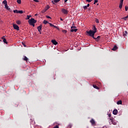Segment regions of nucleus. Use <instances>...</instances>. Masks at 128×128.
I'll use <instances>...</instances> for the list:
<instances>
[{
    "label": "nucleus",
    "mask_w": 128,
    "mask_h": 128,
    "mask_svg": "<svg viewBox=\"0 0 128 128\" xmlns=\"http://www.w3.org/2000/svg\"><path fill=\"white\" fill-rule=\"evenodd\" d=\"M22 44L23 46H24V48H26V44H24V42H22Z\"/></svg>",
    "instance_id": "79ce46f5"
},
{
    "label": "nucleus",
    "mask_w": 128,
    "mask_h": 128,
    "mask_svg": "<svg viewBox=\"0 0 128 128\" xmlns=\"http://www.w3.org/2000/svg\"><path fill=\"white\" fill-rule=\"evenodd\" d=\"M83 8L84 10H86V8H88V7L86 6H83Z\"/></svg>",
    "instance_id": "f704fd0d"
},
{
    "label": "nucleus",
    "mask_w": 128,
    "mask_h": 128,
    "mask_svg": "<svg viewBox=\"0 0 128 128\" xmlns=\"http://www.w3.org/2000/svg\"><path fill=\"white\" fill-rule=\"evenodd\" d=\"M60 0H54V1H52V4H54V2L56 4V2H60Z\"/></svg>",
    "instance_id": "6ab92c4d"
},
{
    "label": "nucleus",
    "mask_w": 128,
    "mask_h": 128,
    "mask_svg": "<svg viewBox=\"0 0 128 128\" xmlns=\"http://www.w3.org/2000/svg\"><path fill=\"white\" fill-rule=\"evenodd\" d=\"M93 38L95 40L96 42H98V40H100V36H98L97 38L94 37Z\"/></svg>",
    "instance_id": "9b49d317"
},
{
    "label": "nucleus",
    "mask_w": 128,
    "mask_h": 128,
    "mask_svg": "<svg viewBox=\"0 0 128 128\" xmlns=\"http://www.w3.org/2000/svg\"><path fill=\"white\" fill-rule=\"evenodd\" d=\"M118 110L115 109L113 110V114H118Z\"/></svg>",
    "instance_id": "4468645a"
},
{
    "label": "nucleus",
    "mask_w": 128,
    "mask_h": 128,
    "mask_svg": "<svg viewBox=\"0 0 128 128\" xmlns=\"http://www.w3.org/2000/svg\"><path fill=\"white\" fill-rule=\"evenodd\" d=\"M52 42L53 44H54L55 46H56L58 44V42L54 40H52Z\"/></svg>",
    "instance_id": "1a4fd4ad"
},
{
    "label": "nucleus",
    "mask_w": 128,
    "mask_h": 128,
    "mask_svg": "<svg viewBox=\"0 0 128 128\" xmlns=\"http://www.w3.org/2000/svg\"><path fill=\"white\" fill-rule=\"evenodd\" d=\"M46 18H50V16H46Z\"/></svg>",
    "instance_id": "58836bf2"
},
{
    "label": "nucleus",
    "mask_w": 128,
    "mask_h": 128,
    "mask_svg": "<svg viewBox=\"0 0 128 128\" xmlns=\"http://www.w3.org/2000/svg\"><path fill=\"white\" fill-rule=\"evenodd\" d=\"M62 12L64 14H68V11L64 8L62 9Z\"/></svg>",
    "instance_id": "423d86ee"
},
{
    "label": "nucleus",
    "mask_w": 128,
    "mask_h": 128,
    "mask_svg": "<svg viewBox=\"0 0 128 128\" xmlns=\"http://www.w3.org/2000/svg\"><path fill=\"white\" fill-rule=\"evenodd\" d=\"M86 34L87 36H91L92 38H94V34L95 32L92 30H90L89 31H86Z\"/></svg>",
    "instance_id": "f257e3e1"
},
{
    "label": "nucleus",
    "mask_w": 128,
    "mask_h": 128,
    "mask_svg": "<svg viewBox=\"0 0 128 128\" xmlns=\"http://www.w3.org/2000/svg\"><path fill=\"white\" fill-rule=\"evenodd\" d=\"M30 26H34V24H30Z\"/></svg>",
    "instance_id": "a18cd8bd"
},
{
    "label": "nucleus",
    "mask_w": 128,
    "mask_h": 128,
    "mask_svg": "<svg viewBox=\"0 0 128 128\" xmlns=\"http://www.w3.org/2000/svg\"><path fill=\"white\" fill-rule=\"evenodd\" d=\"M16 24H20L22 22H20V20H18L16 22Z\"/></svg>",
    "instance_id": "b1692460"
},
{
    "label": "nucleus",
    "mask_w": 128,
    "mask_h": 128,
    "mask_svg": "<svg viewBox=\"0 0 128 128\" xmlns=\"http://www.w3.org/2000/svg\"><path fill=\"white\" fill-rule=\"evenodd\" d=\"M42 25L38 26V32H40V30H42Z\"/></svg>",
    "instance_id": "2eb2a0df"
},
{
    "label": "nucleus",
    "mask_w": 128,
    "mask_h": 128,
    "mask_svg": "<svg viewBox=\"0 0 128 128\" xmlns=\"http://www.w3.org/2000/svg\"><path fill=\"white\" fill-rule=\"evenodd\" d=\"M46 12V11L45 10V9H44V10H42V14H44Z\"/></svg>",
    "instance_id": "e433bc0d"
},
{
    "label": "nucleus",
    "mask_w": 128,
    "mask_h": 128,
    "mask_svg": "<svg viewBox=\"0 0 128 128\" xmlns=\"http://www.w3.org/2000/svg\"><path fill=\"white\" fill-rule=\"evenodd\" d=\"M72 124H68V128H72Z\"/></svg>",
    "instance_id": "2f4dec72"
},
{
    "label": "nucleus",
    "mask_w": 128,
    "mask_h": 128,
    "mask_svg": "<svg viewBox=\"0 0 128 128\" xmlns=\"http://www.w3.org/2000/svg\"><path fill=\"white\" fill-rule=\"evenodd\" d=\"M93 87L94 88H96V90H100V88L96 85H93Z\"/></svg>",
    "instance_id": "4be33fe9"
},
{
    "label": "nucleus",
    "mask_w": 128,
    "mask_h": 128,
    "mask_svg": "<svg viewBox=\"0 0 128 128\" xmlns=\"http://www.w3.org/2000/svg\"><path fill=\"white\" fill-rule=\"evenodd\" d=\"M13 28L14 30H20V27L16 24H13Z\"/></svg>",
    "instance_id": "39448f33"
},
{
    "label": "nucleus",
    "mask_w": 128,
    "mask_h": 128,
    "mask_svg": "<svg viewBox=\"0 0 128 128\" xmlns=\"http://www.w3.org/2000/svg\"><path fill=\"white\" fill-rule=\"evenodd\" d=\"M17 2L19 4H22V0H17Z\"/></svg>",
    "instance_id": "bb28decb"
},
{
    "label": "nucleus",
    "mask_w": 128,
    "mask_h": 128,
    "mask_svg": "<svg viewBox=\"0 0 128 128\" xmlns=\"http://www.w3.org/2000/svg\"><path fill=\"white\" fill-rule=\"evenodd\" d=\"M43 22H44V24H50V23L48 22L47 20H44Z\"/></svg>",
    "instance_id": "a878e982"
},
{
    "label": "nucleus",
    "mask_w": 128,
    "mask_h": 128,
    "mask_svg": "<svg viewBox=\"0 0 128 128\" xmlns=\"http://www.w3.org/2000/svg\"><path fill=\"white\" fill-rule=\"evenodd\" d=\"M32 18V16H27V18H26V20H30V18Z\"/></svg>",
    "instance_id": "c85d7f7f"
},
{
    "label": "nucleus",
    "mask_w": 128,
    "mask_h": 128,
    "mask_svg": "<svg viewBox=\"0 0 128 128\" xmlns=\"http://www.w3.org/2000/svg\"><path fill=\"white\" fill-rule=\"evenodd\" d=\"M50 6L47 5V6L46 7H45L44 10H46H46H48L50 9Z\"/></svg>",
    "instance_id": "aec40b11"
},
{
    "label": "nucleus",
    "mask_w": 128,
    "mask_h": 128,
    "mask_svg": "<svg viewBox=\"0 0 128 128\" xmlns=\"http://www.w3.org/2000/svg\"><path fill=\"white\" fill-rule=\"evenodd\" d=\"M128 36V31L126 30L124 32H123V36H124V38H126V36Z\"/></svg>",
    "instance_id": "9d476101"
},
{
    "label": "nucleus",
    "mask_w": 128,
    "mask_h": 128,
    "mask_svg": "<svg viewBox=\"0 0 128 128\" xmlns=\"http://www.w3.org/2000/svg\"><path fill=\"white\" fill-rule=\"evenodd\" d=\"M2 39L3 40V42H4V44H8V42H6V38H4V36H2Z\"/></svg>",
    "instance_id": "ddd939ff"
},
{
    "label": "nucleus",
    "mask_w": 128,
    "mask_h": 128,
    "mask_svg": "<svg viewBox=\"0 0 128 128\" xmlns=\"http://www.w3.org/2000/svg\"><path fill=\"white\" fill-rule=\"evenodd\" d=\"M90 122H91L92 126H94L96 124V121H94V120L92 119L90 120Z\"/></svg>",
    "instance_id": "6e6552de"
},
{
    "label": "nucleus",
    "mask_w": 128,
    "mask_h": 128,
    "mask_svg": "<svg viewBox=\"0 0 128 128\" xmlns=\"http://www.w3.org/2000/svg\"><path fill=\"white\" fill-rule=\"evenodd\" d=\"M108 116L109 118H110L112 116V114H108Z\"/></svg>",
    "instance_id": "37998d69"
},
{
    "label": "nucleus",
    "mask_w": 128,
    "mask_h": 128,
    "mask_svg": "<svg viewBox=\"0 0 128 128\" xmlns=\"http://www.w3.org/2000/svg\"><path fill=\"white\" fill-rule=\"evenodd\" d=\"M66 2H68V0H64V2H65V3Z\"/></svg>",
    "instance_id": "49530a36"
},
{
    "label": "nucleus",
    "mask_w": 128,
    "mask_h": 128,
    "mask_svg": "<svg viewBox=\"0 0 128 128\" xmlns=\"http://www.w3.org/2000/svg\"><path fill=\"white\" fill-rule=\"evenodd\" d=\"M128 6H125V10L126 12H128Z\"/></svg>",
    "instance_id": "c9c22d12"
},
{
    "label": "nucleus",
    "mask_w": 128,
    "mask_h": 128,
    "mask_svg": "<svg viewBox=\"0 0 128 128\" xmlns=\"http://www.w3.org/2000/svg\"><path fill=\"white\" fill-rule=\"evenodd\" d=\"M62 32H64V34H66V30H62Z\"/></svg>",
    "instance_id": "4c0bfd02"
},
{
    "label": "nucleus",
    "mask_w": 128,
    "mask_h": 128,
    "mask_svg": "<svg viewBox=\"0 0 128 128\" xmlns=\"http://www.w3.org/2000/svg\"><path fill=\"white\" fill-rule=\"evenodd\" d=\"M98 2V0H94V4H96V2Z\"/></svg>",
    "instance_id": "72a5a7b5"
},
{
    "label": "nucleus",
    "mask_w": 128,
    "mask_h": 128,
    "mask_svg": "<svg viewBox=\"0 0 128 128\" xmlns=\"http://www.w3.org/2000/svg\"><path fill=\"white\" fill-rule=\"evenodd\" d=\"M34 0V2H38V0Z\"/></svg>",
    "instance_id": "a19ab883"
},
{
    "label": "nucleus",
    "mask_w": 128,
    "mask_h": 128,
    "mask_svg": "<svg viewBox=\"0 0 128 128\" xmlns=\"http://www.w3.org/2000/svg\"><path fill=\"white\" fill-rule=\"evenodd\" d=\"M122 4H124V0H120L119 8L121 10L122 8Z\"/></svg>",
    "instance_id": "0eeeda50"
},
{
    "label": "nucleus",
    "mask_w": 128,
    "mask_h": 128,
    "mask_svg": "<svg viewBox=\"0 0 128 128\" xmlns=\"http://www.w3.org/2000/svg\"><path fill=\"white\" fill-rule=\"evenodd\" d=\"M76 26H72L71 27V30H70V32H76L78 31V29L76 28Z\"/></svg>",
    "instance_id": "7ed1b4c3"
},
{
    "label": "nucleus",
    "mask_w": 128,
    "mask_h": 128,
    "mask_svg": "<svg viewBox=\"0 0 128 128\" xmlns=\"http://www.w3.org/2000/svg\"><path fill=\"white\" fill-rule=\"evenodd\" d=\"M28 22L29 24H36V20H34V18H32L31 19H30L28 20Z\"/></svg>",
    "instance_id": "f03ea898"
},
{
    "label": "nucleus",
    "mask_w": 128,
    "mask_h": 128,
    "mask_svg": "<svg viewBox=\"0 0 128 128\" xmlns=\"http://www.w3.org/2000/svg\"><path fill=\"white\" fill-rule=\"evenodd\" d=\"M122 104V100H120L117 102V104Z\"/></svg>",
    "instance_id": "5701e85b"
},
{
    "label": "nucleus",
    "mask_w": 128,
    "mask_h": 128,
    "mask_svg": "<svg viewBox=\"0 0 128 128\" xmlns=\"http://www.w3.org/2000/svg\"><path fill=\"white\" fill-rule=\"evenodd\" d=\"M50 25V26H52L53 28H57L58 29V26L52 24H51V23H48Z\"/></svg>",
    "instance_id": "dca6fc26"
},
{
    "label": "nucleus",
    "mask_w": 128,
    "mask_h": 128,
    "mask_svg": "<svg viewBox=\"0 0 128 128\" xmlns=\"http://www.w3.org/2000/svg\"><path fill=\"white\" fill-rule=\"evenodd\" d=\"M92 0H86V1L88 2H92Z\"/></svg>",
    "instance_id": "ea45409f"
},
{
    "label": "nucleus",
    "mask_w": 128,
    "mask_h": 128,
    "mask_svg": "<svg viewBox=\"0 0 128 128\" xmlns=\"http://www.w3.org/2000/svg\"><path fill=\"white\" fill-rule=\"evenodd\" d=\"M126 18H128V15L125 17H124L123 18V20H126Z\"/></svg>",
    "instance_id": "7c9ffc66"
},
{
    "label": "nucleus",
    "mask_w": 128,
    "mask_h": 128,
    "mask_svg": "<svg viewBox=\"0 0 128 128\" xmlns=\"http://www.w3.org/2000/svg\"><path fill=\"white\" fill-rule=\"evenodd\" d=\"M14 14H18V10H14Z\"/></svg>",
    "instance_id": "c756f323"
},
{
    "label": "nucleus",
    "mask_w": 128,
    "mask_h": 128,
    "mask_svg": "<svg viewBox=\"0 0 128 128\" xmlns=\"http://www.w3.org/2000/svg\"><path fill=\"white\" fill-rule=\"evenodd\" d=\"M24 60H25V62H28V58L27 56H24V58H23Z\"/></svg>",
    "instance_id": "412c9836"
},
{
    "label": "nucleus",
    "mask_w": 128,
    "mask_h": 128,
    "mask_svg": "<svg viewBox=\"0 0 128 128\" xmlns=\"http://www.w3.org/2000/svg\"><path fill=\"white\" fill-rule=\"evenodd\" d=\"M93 32L96 34L98 32L96 28V26H93Z\"/></svg>",
    "instance_id": "f8f14e48"
},
{
    "label": "nucleus",
    "mask_w": 128,
    "mask_h": 128,
    "mask_svg": "<svg viewBox=\"0 0 128 128\" xmlns=\"http://www.w3.org/2000/svg\"><path fill=\"white\" fill-rule=\"evenodd\" d=\"M18 14H24V12L22 10H18Z\"/></svg>",
    "instance_id": "cd10ccee"
},
{
    "label": "nucleus",
    "mask_w": 128,
    "mask_h": 128,
    "mask_svg": "<svg viewBox=\"0 0 128 128\" xmlns=\"http://www.w3.org/2000/svg\"><path fill=\"white\" fill-rule=\"evenodd\" d=\"M86 6H87L88 8H89V6H90V4H88Z\"/></svg>",
    "instance_id": "c03bdc74"
},
{
    "label": "nucleus",
    "mask_w": 128,
    "mask_h": 128,
    "mask_svg": "<svg viewBox=\"0 0 128 128\" xmlns=\"http://www.w3.org/2000/svg\"><path fill=\"white\" fill-rule=\"evenodd\" d=\"M40 34H42V32L40 31V32H39Z\"/></svg>",
    "instance_id": "09e8293b"
},
{
    "label": "nucleus",
    "mask_w": 128,
    "mask_h": 128,
    "mask_svg": "<svg viewBox=\"0 0 128 128\" xmlns=\"http://www.w3.org/2000/svg\"><path fill=\"white\" fill-rule=\"evenodd\" d=\"M110 120H111L112 124H114V126L118 124L117 122H116V120H114V118H110Z\"/></svg>",
    "instance_id": "20e7f679"
},
{
    "label": "nucleus",
    "mask_w": 128,
    "mask_h": 128,
    "mask_svg": "<svg viewBox=\"0 0 128 128\" xmlns=\"http://www.w3.org/2000/svg\"><path fill=\"white\" fill-rule=\"evenodd\" d=\"M4 6H5V8H6V10H10V8L8 7V4H5Z\"/></svg>",
    "instance_id": "a211bd4d"
},
{
    "label": "nucleus",
    "mask_w": 128,
    "mask_h": 128,
    "mask_svg": "<svg viewBox=\"0 0 128 128\" xmlns=\"http://www.w3.org/2000/svg\"><path fill=\"white\" fill-rule=\"evenodd\" d=\"M118 48V46L116 45H115L114 47L112 48V50H116Z\"/></svg>",
    "instance_id": "f3484780"
},
{
    "label": "nucleus",
    "mask_w": 128,
    "mask_h": 128,
    "mask_svg": "<svg viewBox=\"0 0 128 128\" xmlns=\"http://www.w3.org/2000/svg\"><path fill=\"white\" fill-rule=\"evenodd\" d=\"M34 16H38V14H36Z\"/></svg>",
    "instance_id": "8fccbe9b"
},
{
    "label": "nucleus",
    "mask_w": 128,
    "mask_h": 128,
    "mask_svg": "<svg viewBox=\"0 0 128 128\" xmlns=\"http://www.w3.org/2000/svg\"><path fill=\"white\" fill-rule=\"evenodd\" d=\"M2 4H8V2L6 1V0H4L2 2Z\"/></svg>",
    "instance_id": "393cba45"
},
{
    "label": "nucleus",
    "mask_w": 128,
    "mask_h": 128,
    "mask_svg": "<svg viewBox=\"0 0 128 128\" xmlns=\"http://www.w3.org/2000/svg\"><path fill=\"white\" fill-rule=\"evenodd\" d=\"M96 22V24H98L100 22L98 21V19L96 18L95 20Z\"/></svg>",
    "instance_id": "473e14b6"
},
{
    "label": "nucleus",
    "mask_w": 128,
    "mask_h": 128,
    "mask_svg": "<svg viewBox=\"0 0 128 128\" xmlns=\"http://www.w3.org/2000/svg\"><path fill=\"white\" fill-rule=\"evenodd\" d=\"M60 20H62V21L64 20L62 18H60Z\"/></svg>",
    "instance_id": "de8ad7c7"
}]
</instances>
